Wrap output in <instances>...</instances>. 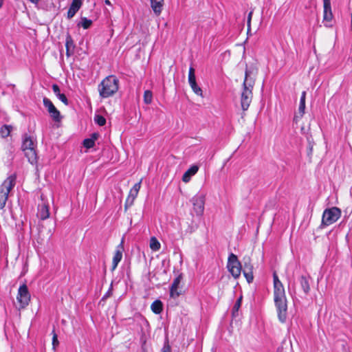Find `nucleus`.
I'll return each mask as SVG.
<instances>
[{"label": "nucleus", "instance_id": "obj_6", "mask_svg": "<svg viewBox=\"0 0 352 352\" xmlns=\"http://www.w3.org/2000/svg\"><path fill=\"white\" fill-rule=\"evenodd\" d=\"M341 216V210L337 207H332L324 210L322 223L324 226H330L335 223Z\"/></svg>", "mask_w": 352, "mask_h": 352}, {"label": "nucleus", "instance_id": "obj_29", "mask_svg": "<svg viewBox=\"0 0 352 352\" xmlns=\"http://www.w3.org/2000/svg\"><path fill=\"white\" fill-rule=\"evenodd\" d=\"M66 48L73 50L74 47L72 38L70 36H67L65 42Z\"/></svg>", "mask_w": 352, "mask_h": 352}, {"label": "nucleus", "instance_id": "obj_17", "mask_svg": "<svg viewBox=\"0 0 352 352\" xmlns=\"http://www.w3.org/2000/svg\"><path fill=\"white\" fill-rule=\"evenodd\" d=\"M199 170V167L197 165L192 166L188 168L182 176V181L184 183H188L191 179V177L195 175Z\"/></svg>", "mask_w": 352, "mask_h": 352}, {"label": "nucleus", "instance_id": "obj_41", "mask_svg": "<svg viewBox=\"0 0 352 352\" xmlns=\"http://www.w3.org/2000/svg\"><path fill=\"white\" fill-rule=\"evenodd\" d=\"M98 137V135L97 133H94L92 134L91 138L90 139H94L95 142L97 140Z\"/></svg>", "mask_w": 352, "mask_h": 352}, {"label": "nucleus", "instance_id": "obj_42", "mask_svg": "<svg viewBox=\"0 0 352 352\" xmlns=\"http://www.w3.org/2000/svg\"><path fill=\"white\" fill-rule=\"evenodd\" d=\"M29 1L34 4H38L40 0H29Z\"/></svg>", "mask_w": 352, "mask_h": 352}, {"label": "nucleus", "instance_id": "obj_31", "mask_svg": "<svg viewBox=\"0 0 352 352\" xmlns=\"http://www.w3.org/2000/svg\"><path fill=\"white\" fill-rule=\"evenodd\" d=\"M52 333H53L52 345H53V347L55 349L58 345L59 342H58V336L55 333L54 329H53Z\"/></svg>", "mask_w": 352, "mask_h": 352}, {"label": "nucleus", "instance_id": "obj_26", "mask_svg": "<svg viewBox=\"0 0 352 352\" xmlns=\"http://www.w3.org/2000/svg\"><path fill=\"white\" fill-rule=\"evenodd\" d=\"M94 120L99 126H104L106 124V119L100 115H96Z\"/></svg>", "mask_w": 352, "mask_h": 352}, {"label": "nucleus", "instance_id": "obj_14", "mask_svg": "<svg viewBox=\"0 0 352 352\" xmlns=\"http://www.w3.org/2000/svg\"><path fill=\"white\" fill-rule=\"evenodd\" d=\"M123 241H124V240L122 239L120 244L118 245L116 248V252L113 257V261H112L113 270H115L118 264L122 260V252L124 251Z\"/></svg>", "mask_w": 352, "mask_h": 352}, {"label": "nucleus", "instance_id": "obj_38", "mask_svg": "<svg viewBox=\"0 0 352 352\" xmlns=\"http://www.w3.org/2000/svg\"><path fill=\"white\" fill-rule=\"evenodd\" d=\"M252 14H253V12L250 11V13L248 14V21H247V23H248V30H250V23H251Z\"/></svg>", "mask_w": 352, "mask_h": 352}, {"label": "nucleus", "instance_id": "obj_2", "mask_svg": "<svg viewBox=\"0 0 352 352\" xmlns=\"http://www.w3.org/2000/svg\"><path fill=\"white\" fill-rule=\"evenodd\" d=\"M274 299L278 320L280 322L285 323L287 317V305L285 287H274Z\"/></svg>", "mask_w": 352, "mask_h": 352}, {"label": "nucleus", "instance_id": "obj_8", "mask_svg": "<svg viewBox=\"0 0 352 352\" xmlns=\"http://www.w3.org/2000/svg\"><path fill=\"white\" fill-rule=\"evenodd\" d=\"M31 295L28 287H19L16 300L19 305V309H25L30 303Z\"/></svg>", "mask_w": 352, "mask_h": 352}, {"label": "nucleus", "instance_id": "obj_21", "mask_svg": "<svg viewBox=\"0 0 352 352\" xmlns=\"http://www.w3.org/2000/svg\"><path fill=\"white\" fill-rule=\"evenodd\" d=\"M152 311L155 314H160L163 311V304L161 300H156L151 305Z\"/></svg>", "mask_w": 352, "mask_h": 352}, {"label": "nucleus", "instance_id": "obj_20", "mask_svg": "<svg viewBox=\"0 0 352 352\" xmlns=\"http://www.w3.org/2000/svg\"><path fill=\"white\" fill-rule=\"evenodd\" d=\"M151 8L155 14L160 15L162 10L163 0H150Z\"/></svg>", "mask_w": 352, "mask_h": 352}, {"label": "nucleus", "instance_id": "obj_3", "mask_svg": "<svg viewBox=\"0 0 352 352\" xmlns=\"http://www.w3.org/2000/svg\"><path fill=\"white\" fill-rule=\"evenodd\" d=\"M119 89V80L116 76L110 75L106 77L98 85V90L100 96L109 98L116 94Z\"/></svg>", "mask_w": 352, "mask_h": 352}, {"label": "nucleus", "instance_id": "obj_18", "mask_svg": "<svg viewBox=\"0 0 352 352\" xmlns=\"http://www.w3.org/2000/svg\"><path fill=\"white\" fill-rule=\"evenodd\" d=\"M37 216L42 220H45L50 217L49 208L45 204H41L38 207Z\"/></svg>", "mask_w": 352, "mask_h": 352}, {"label": "nucleus", "instance_id": "obj_35", "mask_svg": "<svg viewBox=\"0 0 352 352\" xmlns=\"http://www.w3.org/2000/svg\"><path fill=\"white\" fill-rule=\"evenodd\" d=\"M113 293V287H109L107 293L104 294V296L102 297V300H104L111 296Z\"/></svg>", "mask_w": 352, "mask_h": 352}, {"label": "nucleus", "instance_id": "obj_15", "mask_svg": "<svg viewBox=\"0 0 352 352\" xmlns=\"http://www.w3.org/2000/svg\"><path fill=\"white\" fill-rule=\"evenodd\" d=\"M81 5H82L81 0H73L72 1V3L69 8L68 12H67L68 19H72L76 14V13L80 9Z\"/></svg>", "mask_w": 352, "mask_h": 352}, {"label": "nucleus", "instance_id": "obj_45", "mask_svg": "<svg viewBox=\"0 0 352 352\" xmlns=\"http://www.w3.org/2000/svg\"><path fill=\"white\" fill-rule=\"evenodd\" d=\"M142 352H147V351H146V348L142 347Z\"/></svg>", "mask_w": 352, "mask_h": 352}, {"label": "nucleus", "instance_id": "obj_19", "mask_svg": "<svg viewBox=\"0 0 352 352\" xmlns=\"http://www.w3.org/2000/svg\"><path fill=\"white\" fill-rule=\"evenodd\" d=\"M186 293L184 287H170V296L173 300H177L180 296Z\"/></svg>", "mask_w": 352, "mask_h": 352}, {"label": "nucleus", "instance_id": "obj_23", "mask_svg": "<svg viewBox=\"0 0 352 352\" xmlns=\"http://www.w3.org/2000/svg\"><path fill=\"white\" fill-rule=\"evenodd\" d=\"M12 129V127L10 125H3L0 129V135L3 138L8 137L10 134Z\"/></svg>", "mask_w": 352, "mask_h": 352}, {"label": "nucleus", "instance_id": "obj_16", "mask_svg": "<svg viewBox=\"0 0 352 352\" xmlns=\"http://www.w3.org/2000/svg\"><path fill=\"white\" fill-rule=\"evenodd\" d=\"M324 3V21L327 22L331 21L333 14L331 8V1H323Z\"/></svg>", "mask_w": 352, "mask_h": 352}, {"label": "nucleus", "instance_id": "obj_43", "mask_svg": "<svg viewBox=\"0 0 352 352\" xmlns=\"http://www.w3.org/2000/svg\"><path fill=\"white\" fill-rule=\"evenodd\" d=\"M70 51H71V49L66 48V54L67 56H70V54H71Z\"/></svg>", "mask_w": 352, "mask_h": 352}, {"label": "nucleus", "instance_id": "obj_33", "mask_svg": "<svg viewBox=\"0 0 352 352\" xmlns=\"http://www.w3.org/2000/svg\"><path fill=\"white\" fill-rule=\"evenodd\" d=\"M183 277L182 275H179L177 277H176L172 283L171 286H179V285L182 283Z\"/></svg>", "mask_w": 352, "mask_h": 352}, {"label": "nucleus", "instance_id": "obj_10", "mask_svg": "<svg viewBox=\"0 0 352 352\" xmlns=\"http://www.w3.org/2000/svg\"><path fill=\"white\" fill-rule=\"evenodd\" d=\"M191 201L195 213L201 215L204 210L205 196L201 194L196 195L192 198Z\"/></svg>", "mask_w": 352, "mask_h": 352}, {"label": "nucleus", "instance_id": "obj_7", "mask_svg": "<svg viewBox=\"0 0 352 352\" xmlns=\"http://www.w3.org/2000/svg\"><path fill=\"white\" fill-rule=\"evenodd\" d=\"M227 267L234 278L240 276L241 272V265L237 256L234 254H230L228 257Z\"/></svg>", "mask_w": 352, "mask_h": 352}, {"label": "nucleus", "instance_id": "obj_32", "mask_svg": "<svg viewBox=\"0 0 352 352\" xmlns=\"http://www.w3.org/2000/svg\"><path fill=\"white\" fill-rule=\"evenodd\" d=\"M241 300H242V296H241L238 300H236V302H235L234 305V307H233V311H237L239 309V307H241Z\"/></svg>", "mask_w": 352, "mask_h": 352}, {"label": "nucleus", "instance_id": "obj_25", "mask_svg": "<svg viewBox=\"0 0 352 352\" xmlns=\"http://www.w3.org/2000/svg\"><path fill=\"white\" fill-rule=\"evenodd\" d=\"M91 24L92 21L91 20L84 17L82 19L81 22L79 25H81L84 29H88Z\"/></svg>", "mask_w": 352, "mask_h": 352}, {"label": "nucleus", "instance_id": "obj_44", "mask_svg": "<svg viewBox=\"0 0 352 352\" xmlns=\"http://www.w3.org/2000/svg\"><path fill=\"white\" fill-rule=\"evenodd\" d=\"M104 3H105V4H107V5H111V2H110V1H109V0H105V1H104Z\"/></svg>", "mask_w": 352, "mask_h": 352}, {"label": "nucleus", "instance_id": "obj_46", "mask_svg": "<svg viewBox=\"0 0 352 352\" xmlns=\"http://www.w3.org/2000/svg\"><path fill=\"white\" fill-rule=\"evenodd\" d=\"M3 5V0H0V8Z\"/></svg>", "mask_w": 352, "mask_h": 352}, {"label": "nucleus", "instance_id": "obj_12", "mask_svg": "<svg viewBox=\"0 0 352 352\" xmlns=\"http://www.w3.org/2000/svg\"><path fill=\"white\" fill-rule=\"evenodd\" d=\"M188 82L193 92L201 97H203V91L196 82L195 71L192 67L189 68L188 72Z\"/></svg>", "mask_w": 352, "mask_h": 352}, {"label": "nucleus", "instance_id": "obj_28", "mask_svg": "<svg viewBox=\"0 0 352 352\" xmlns=\"http://www.w3.org/2000/svg\"><path fill=\"white\" fill-rule=\"evenodd\" d=\"M243 274L247 280L248 284H250L254 278L252 271L245 272L243 271Z\"/></svg>", "mask_w": 352, "mask_h": 352}, {"label": "nucleus", "instance_id": "obj_13", "mask_svg": "<svg viewBox=\"0 0 352 352\" xmlns=\"http://www.w3.org/2000/svg\"><path fill=\"white\" fill-rule=\"evenodd\" d=\"M140 187L141 180L139 182L136 183L130 190L129 194L126 200V207L131 206L133 204V202L138 195Z\"/></svg>", "mask_w": 352, "mask_h": 352}, {"label": "nucleus", "instance_id": "obj_11", "mask_svg": "<svg viewBox=\"0 0 352 352\" xmlns=\"http://www.w3.org/2000/svg\"><path fill=\"white\" fill-rule=\"evenodd\" d=\"M43 104L47 109L51 118L56 122H58L61 119L60 113L59 111L55 107L52 101L47 98H43Z\"/></svg>", "mask_w": 352, "mask_h": 352}, {"label": "nucleus", "instance_id": "obj_4", "mask_svg": "<svg viewBox=\"0 0 352 352\" xmlns=\"http://www.w3.org/2000/svg\"><path fill=\"white\" fill-rule=\"evenodd\" d=\"M21 148L25 157L28 158V162L32 164H36L37 153L36 151V140L32 137L25 135L23 140Z\"/></svg>", "mask_w": 352, "mask_h": 352}, {"label": "nucleus", "instance_id": "obj_22", "mask_svg": "<svg viewBox=\"0 0 352 352\" xmlns=\"http://www.w3.org/2000/svg\"><path fill=\"white\" fill-rule=\"evenodd\" d=\"M150 248L154 251H158L161 248V244L155 236H152L149 242Z\"/></svg>", "mask_w": 352, "mask_h": 352}, {"label": "nucleus", "instance_id": "obj_30", "mask_svg": "<svg viewBox=\"0 0 352 352\" xmlns=\"http://www.w3.org/2000/svg\"><path fill=\"white\" fill-rule=\"evenodd\" d=\"M252 270H253V266L250 263V258H248V261H245L244 263L243 271L248 272V271H252Z\"/></svg>", "mask_w": 352, "mask_h": 352}, {"label": "nucleus", "instance_id": "obj_5", "mask_svg": "<svg viewBox=\"0 0 352 352\" xmlns=\"http://www.w3.org/2000/svg\"><path fill=\"white\" fill-rule=\"evenodd\" d=\"M16 177L10 175L1 184L0 187V209H2L8 200L10 191L15 185Z\"/></svg>", "mask_w": 352, "mask_h": 352}, {"label": "nucleus", "instance_id": "obj_40", "mask_svg": "<svg viewBox=\"0 0 352 352\" xmlns=\"http://www.w3.org/2000/svg\"><path fill=\"white\" fill-rule=\"evenodd\" d=\"M300 130H301V132L302 134H305L306 135L307 134V131H306V129L304 126H300Z\"/></svg>", "mask_w": 352, "mask_h": 352}, {"label": "nucleus", "instance_id": "obj_39", "mask_svg": "<svg viewBox=\"0 0 352 352\" xmlns=\"http://www.w3.org/2000/svg\"><path fill=\"white\" fill-rule=\"evenodd\" d=\"M274 286H278V285H281L277 275L276 274H274Z\"/></svg>", "mask_w": 352, "mask_h": 352}, {"label": "nucleus", "instance_id": "obj_36", "mask_svg": "<svg viewBox=\"0 0 352 352\" xmlns=\"http://www.w3.org/2000/svg\"><path fill=\"white\" fill-rule=\"evenodd\" d=\"M52 89H53V91L56 94V96L61 94L60 91V88H59V87L57 85H52Z\"/></svg>", "mask_w": 352, "mask_h": 352}, {"label": "nucleus", "instance_id": "obj_1", "mask_svg": "<svg viewBox=\"0 0 352 352\" xmlns=\"http://www.w3.org/2000/svg\"><path fill=\"white\" fill-rule=\"evenodd\" d=\"M256 70L254 68H247L240 96V103L243 111L248 109L253 98L252 89L255 84Z\"/></svg>", "mask_w": 352, "mask_h": 352}, {"label": "nucleus", "instance_id": "obj_27", "mask_svg": "<svg viewBox=\"0 0 352 352\" xmlns=\"http://www.w3.org/2000/svg\"><path fill=\"white\" fill-rule=\"evenodd\" d=\"M94 143H95L94 142V139H90V138L85 139L83 141L84 146L87 148H92L94 146Z\"/></svg>", "mask_w": 352, "mask_h": 352}, {"label": "nucleus", "instance_id": "obj_9", "mask_svg": "<svg viewBox=\"0 0 352 352\" xmlns=\"http://www.w3.org/2000/svg\"><path fill=\"white\" fill-rule=\"evenodd\" d=\"M306 97L307 93L305 91H303L301 94V96L300 98L298 111L296 112L294 118V122L296 123V124H299L300 119L303 117V116L305 113Z\"/></svg>", "mask_w": 352, "mask_h": 352}, {"label": "nucleus", "instance_id": "obj_34", "mask_svg": "<svg viewBox=\"0 0 352 352\" xmlns=\"http://www.w3.org/2000/svg\"><path fill=\"white\" fill-rule=\"evenodd\" d=\"M57 98L62 101L65 105L68 104V100L65 94H60L57 96Z\"/></svg>", "mask_w": 352, "mask_h": 352}, {"label": "nucleus", "instance_id": "obj_37", "mask_svg": "<svg viewBox=\"0 0 352 352\" xmlns=\"http://www.w3.org/2000/svg\"><path fill=\"white\" fill-rule=\"evenodd\" d=\"M162 352H171L170 346L168 343L165 344L163 346V347L162 349Z\"/></svg>", "mask_w": 352, "mask_h": 352}, {"label": "nucleus", "instance_id": "obj_24", "mask_svg": "<svg viewBox=\"0 0 352 352\" xmlns=\"http://www.w3.org/2000/svg\"><path fill=\"white\" fill-rule=\"evenodd\" d=\"M153 100V94L150 90H146L144 93V102L145 104H151Z\"/></svg>", "mask_w": 352, "mask_h": 352}]
</instances>
